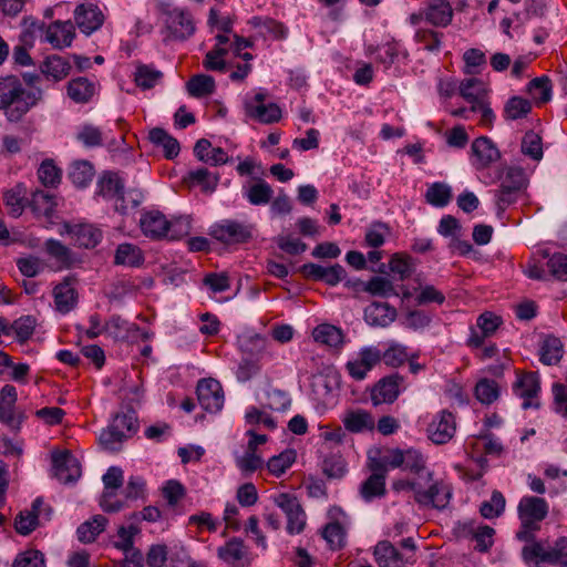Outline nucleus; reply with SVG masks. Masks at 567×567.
I'll return each instance as SVG.
<instances>
[{
  "instance_id": "10",
  "label": "nucleus",
  "mask_w": 567,
  "mask_h": 567,
  "mask_svg": "<svg viewBox=\"0 0 567 567\" xmlns=\"http://www.w3.org/2000/svg\"><path fill=\"white\" fill-rule=\"evenodd\" d=\"M266 93H257L252 100L246 101L245 109L249 117L265 124L278 122L281 110L276 103H265Z\"/></svg>"
},
{
  "instance_id": "55",
  "label": "nucleus",
  "mask_w": 567,
  "mask_h": 567,
  "mask_svg": "<svg viewBox=\"0 0 567 567\" xmlns=\"http://www.w3.org/2000/svg\"><path fill=\"white\" fill-rule=\"evenodd\" d=\"M124 185L117 174L106 173L100 181V193L104 197L117 199Z\"/></svg>"
},
{
  "instance_id": "56",
  "label": "nucleus",
  "mask_w": 567,
  "mask_h": 567,
  "mask_svg": "<svg viewBox=\"0 0 567 567\" xmlns=\"http://www.w3.org/2000/svg\"><path fill=\"white\" fill-rule=\"evenodd\" d=\"M20 185L8 190L3 195V200L9 209V214L13 217H19L24 209L23 192Z\"/></svg>"
},
{
  "instance_id": "6",
  "label": "nucleus",
  "mask_w": 567,
  "mask_h": 567,
  "mask_svg": "<svg viewBox=\"0 0 567 567\" xmlns=\"http://www.w3.org/2000/svg\"><path fill=\"white\" fill-rule=\"evenodd\" d=\"M209 235L224 244H243L252 236V227L237 220L226 219L210 227Z\"/></svg>"
},
{
  "instance_id": "11",
  "label": "nucleus",
  "mask_w": 567,
  "mask_h": 567,
  "mask_svg": "<svg viewBox=\"0 0 567 567\" xmlns=\"http://www.w3.org/2000/svg\"><path fill=\"white\" fill-rule=\"evenodd\" d=\"M455 432V416L446 410L439 412L427 426V436L435 444H445L450 442Z\"/></svg>"
},
{
  "instance_id": "9",
  "label": "nucleus",
  "mask_w": 567,
  "mask_h": 567,
  "mask_svg": "<svg viewBox=\"0 0 567 567\" xmlns=\"http://www.w3.org/2000/svg\"><path fill=\"white\" fill-rule=\"evenodd\" d=\"M53 475L61 483H73L81 476V466L78 458L69 451L52 454Z\"/></svg>"
},
{
  "instance_id": "34",
  "label": "nucleus",
  "mask_w": 567,
  "mask_h": 567,
  "mask_svg": "<svg viewBox=\"0 0 567 567\" xmlns=\"http://www.w3.org/2000/svg\"><path fill=\"white\" fill-rule=\"evenodd\" d=\"M539 388V380L535 373L525 374L516 382L515 391L517 395L525 399L523 409L532 406L529 399L537 395Z\"/></svg>"
},
{
  "instance_id": "8",
  "label": "nucleus",
  "mask_w": 567,
  "mask_h": 567,
  "mask_svg": "<svg viewBox=\"0 0 567 567\" xmlns=\"http://www.w3.org/2000/svg\"><path fill=\"white\" fill-rule=\"evenodd\" d=\"M404 389V379L393 373L380 379L371 390V401L374 405L393 403Z\"/></svg>"
},
{
  "instance_id": "26",
  "label": "nucleus",
  "mask_w": 567,
  "mask_h": 567,
  "mask_svg": "<svg viewBox=\"0 0 567 567\" xmlns=\"http://www.w3.org/2000/svg\"><path fill=\"white\" fill-rule=\"evenodd\" d=\"M54 303L61 313H68L76 305V291L70 279H65L53 289Z\"/></svg>"
},
{
  "instance_id": "62",
  "label": "nucleus",
  "mask_w": 567,
  "mask_h": 567,
  "mask_svg": "<svg viewBox=\"0 0 567 567\" xmlns=\"http://www.w3.org/2000/svg\"><path fill=\"white\" fill-rule=\"evenodd\" d=\"M250 23L254 27L259 28L261 31H265L264 34H270L276 39H281L286 35L285 27L272 19L254 17Z\"/></svg>"
},
{
  "instance_id": "31",
  "label": "nucleus",
  "mask_w": 567,
  "mask_h": 567,
  "mask_svg": "<svg viewBox=\"0 0 567 567\" xmlns=\"http://www.w3.org/2000/svg\"><path fill=\"white\" fill-rule=\"evenodd\" d=\"M107 518L103 515H95L91 519L82 523L76 530L78 538L83 544L93 543L96 537L105 529Z\"/></svg>"
},
{
  "instance_id": "28",
  "label": "nucleus",
  "mask_w": 567,
  "mask_h": 567,
  "mask_svg": "<svg viewBox=\"0 0 567 567\" xmlns=\"http://www.w3.org/2000/svg\"><path fill=\"white\" fill-rule=\"evenodd\" d=\"M239 347L243 353L249 355L251 359L259 361L265 354H268L269 342L266 337L260 334H245L239 339Z\"/></svg>"
},
{
  "instance_id": "60",
  "label": "nucleus",
  "mask_w": 567,
  "mask_h": 567,
  "mask_svg": "<svg viewBox=\"0 0 567 567\" xmlns=\"http://www.w3.org/2000/svg\"><path fill=\"white\" fill-rule=\"evenodd\" d=\"M322 471L329 478H341L346 472V461L341 455L327 456L322 463Z\"/></svg>"
},
{
  "instance_id": "13",
  "label": "nucleus",
  "mask_w": 567,
  "mask_h": 567,
  "mask_svg": "<svg viewBox=\"0 0 567 567\" xmlns=\"http://www.w3.org/2000/svg\"><path fill=\"white\" fill-rule=\"evenodd\" d=\"M217 556L219 559L231 567H249V550L244 540L233 537L224 546L218 547Z\"/></svg>"
},
{
  "instance_id": "45",
  "label": "nucleus",
  "mask_w": 567,
  "mask_h": 567,
  "mask_svg": "<svg viewBox=\"0 0 567 567\" xmlns=\"http://www.w3.org/2000/svg\"><path fill=\"white\" fill-rule=\"evenodd\" d=\"M344 426L351 432L371 430L374 426L373 417L365 411L351 412L343 420Z\"/></svg>"
},
{
  "instance_id": "44",
  "label": "nucleus",
  "mask_w": 567,
  "mask_h": 567,
  "mask_svg": "<svg viewBox=\"0 0 567 567\" xmlns=\"http://www.w3.org/2000/svg\"><path fill=\"white\" fill-rule=\"evenodd\" d=\"M187 181L192 185H199L206 193H213L218 184V176L210 173L207 168H198L190 171Z\"/></svg>"
},
{
  "instance_id": "3",
  "label": "nucleus",
  "mask_w": 567,
  "mask_h": 567,
  "mask_svg": "<svg viewBox=\"0 0 567 567\" xmlns=\"http://www.w3.org/2000/svg\"><path fill=\"white\" fill-rule=\"evenodd\" d=\"M157 9L164 17L166 29L172 39L186 40L194 34L195 23L188 11L173 8V6L166 1H159Z\"/></svg>"
},
{
  "instance_id": "23",
  "label": "nucleus",
  "mask_w": 567,
  "mask_h": 567,
  "mask_svg": "<svg viewBox=\"0 0 567 567\" xmlns=\"http://www.w3.org/2000/svg\"><path fill=\"white\" fill-rule=\"evenodd\" d=\"M195 156L204 163L218 166L229 162L227 153L220 147H212V144L206 138H200L196 142L194 147Z\"/></svg>"
},
{
  "instance_id": "5",
  "label": "nucleus",
  "mask_w": 567,
  "mask_h": 567,
  "mask_svg": "<svg viewBox=\"0 0 567 567\" xmlns=\"http://www.w3.org/2000/svg\"><path fill=\"white\" fill-rule=\"evenodd\" d=\"M457 538L474 540L475 549L485 553L493 546L494 528L474 520L458 523L454 528Z\"/></svg>"
},
{
  "instance_id": "51",
  "label": "nucleus",
  "mask_w": 567,
  "mask_h": 567,
  "mask_svg": "<svg viewBox=\"0 0 567 567\" xmlns=\"http://www.w3.org/2000/svg\"><path fill=\"white\" fill-rule=\"evenodd\" d=\"M144 195L137 188H132L128 190H122L115 200V209L121 214H125L128 209L136 208L143 200Z\"/></svg>"
},
{
  "instance_id": "12",
  "label": "nucleus",
  "mask_w": 567,
  "mask_h": 567,
  "mask_svg": "<svg viewBox=\"0 0 567 567\" xmlns=\"http://www.w3.org/2000/svg\"><path fill=\"white\" fill-rule=\"evenodd\" d=\"M380 362L381 351L377 347H364L358 358L347 362L346 369L354 380L361 381Z\"/></svg>"
},
{
  "instance_id": "1",
  "label": "nucleus",
  "mask_w": 567,
  "mask_h": 567,
  "mask_svg": "<svg viewBox=\"0 0 567 567\" xmlns=\"http://www.w3.org/2000/svg\"><path fill=\"white\" fill-rule=\"evenodd\" d=\"M41 87L27 90L16 75L0 78V111L11 123L20 122L23 116L43 101Z\"/></svg>"
},
{
  "instance_id": "19",
  "label": "nucleus",
  "mask_w": 567,
  "mask_h": 567,
  "mask_svg": "<svg viewBox=\"0 0 567 567\" xmlns=\"http://www.w3.org/2000/svg\"><path fill=\"white\" fill-rule=\"evenodd\" d=\"M396 318L395 308L385 302H372L364 309V319L372 327H388Z\"/></svg>"
},
{
  "instance_id": "42",
  "label": "nucleus",
  "mask_w": 567,
  "mask_h": 567,
  "mask_svg": "<svg viewBox=\"0 0 567 567\" xmlns=\"http://www.w3.org/2000/svg\"><path fill=\"white\" fill-rule=\"evenodd\" d=\"M313 339L317 342L327 344L329 347H338L342 343V332L339 328L332 324H320L312 332Z\"/></svg>"
},
{
  "instance_id": "38",
  "label": "nucleus",
  "mask_w": 567,
  "mask_h": 567,
  "mask_svg": "<svg viewBox=\"0 0 567 567\" xmlns=\"http://www.w3.org/2000/svg\"><path fill=\"white\" fill-rule=\"evenodd\" d=\"M94 168L89 161H75L70 168L69 177L78 187H85L93 179Z\"/></svg>"
},
{
  "instance_id": "32",
  "label": "nucleus",
  "mask_w": 567,
  "mask_h": 567,
  "mask_svg": "<svg viewBox=\"0 0 567 567\" xmlns=\"http://www.w3.org/2000/svg\"><path fill=\"white\" fill-rule=\"evenodd\" d=\"M42 506V499L35 498L30 511L20 512L16 517L14 527L20 535H29L38 526V513Z\"/></svg>"
},
{
  "instance_id": "22",
  "label": "nucleus",
  "mask_w": 567,
  "mask_h": 567,
  "mask_svg": "<svg viewBox=\"0 0 567 567\" xmlns=\"http://www.w3.org/2000/svg\"><path fill=\"white\" fill-rule=\"evenodd\" d=\"M96 90L97 84L84 76L73 79L66 85L68 96L80 104L90 102Z\"/></svg>"
},
{
  "instance_id": "50",
  "label": "nucleus",
  "mask_w": 567,
  "mask_h": 567,
  "mask_svg": "<svg viewBox=\"0 0 567 567\" xmlns=\"http://www.w3.org/2000/svg\"><path fill=\"white\" fill-rule=\"evenodd\" d=\"M528 92L537 103L548 102L551 97L550 80L547 76L533 79L528 83Z\"/></svg>"
},
{
  "instance_id": "25",
  "label": "nucleus",
  "mask_w": 567,
  "mask_h": 567,
  "mask_svg": "<svg viewBox=\"0 0 567 567\" xmlns=\"http://www.w3.org/2000/svg\"><path fill=\"white\" fill-rule=\"evenodd\" d=\"M453 10L446 0H431L425 12V19L436 27H446L451 23Z\"/></svg>"
},
{
  "instance_id": "64",
  "label": "nucleus",
  "mask_w": 567,
  "mask_h": 567,
  "mask_svg": "<svg viewBox=\"0 0 567 567\" xmlns=\"http://www.w3.org/2000/svg\"><path fill=\"white\" fill-rule=\"evenodd\" d=\"M547 563L567 567V537H559L548 549Z\"/></svg>"
},
{
  "instance_id": "2",
  "label": "nucleus",
  "mask_w": 567,
  "mask_h": 567,
  "mask_svg": "<svg viewBox=\"0 0 567 567\" xmlns=\"http://www.w3.org/2000/svg\"><path fill=\"white\" fill-rule=\"evenodd\" d=\"M547 502L537 496H524L517 506L518 517L522 522L520 529L516 536L519 540L532 542L534 533L539 530L540 522L548 515Z\"/></svg>"
},
{
  "instance_id": "35",
  "label": "nucleus",
  "mask_w": 567,
  "mask_h": 567,
  "mask_svg": "<svg viewBox=\"0 0 567 567\" xmlns=\"http://www.w3.org/2000/svg\"><path fill=\"white\" fill-rule=\"evenodd\" d=\"M150 141L156 146H162L167 158H174L179 153V143L177 140L168 135L163 128L155 127L151 130Z\"/></svg>"
},
{
  "instance_id": "43",
  "label": "nucleus",
  "mask_w": 567,
  "mask_h": 567,
  "mask_svg": "<svg viewBox=\"0 0 567 567\" xmlns=\"http://www.w3.org/2000/svg\"><path fill=\"white\" fill-rule=\"evenodd\" d=\"M45 251L50 257L54 258L62 268H69L73 264L71 250L56 239L45 241Z\"/></svg>"
},
{
  "instance_id": "61",
  "label": "nucleus",
  "mask_w": 567,
  "mask_h": 567,
  "mask_svg": "<svg viewBox=\"0 0 567 567\" xmlns=\"http://www.w3.org/2000/svg\"><path fill=\"white\" fill-rule=\"evenodd\" d=\"M406 359V348L399 343H391L384 352H381V361L390 367L402 365Z\"/></svg>"
},
{
  "instance_id": "36",
  "label": "nucleus",
  "mask_w": 567,
  "mask_h": 567,
  "mask_svg": "<svg viewBox=\"0 0 567 567\" xmlns=\"http://www.w3.org/2000/svg\"><path fill=\"white\" fill-rule=\"evenodd\" d=\"M55 206V198L50 193L43 190H35L32 193L30 207L38 216H51Z\"/></svg>"
},
{
  "instance_id": "40",
  "label": "nucleus",
  "mask_w": 567,
  "mask_h": 567,
  "mask_svg": "<svg viewBox=\"0 0 567 567\" xmlns=\"http://www.w3.org/2000/svg\"><path fill=\"white\" fill-rule=\"evenodd\" d=\"M187 92L194 97L210 95L215 91V81L210 75L197 74L186 84Z\"/></svg>"
},
{
  "instance_id": "37",
  "label": "nucleus",
  "mask_w": 567,
  "mask_h": 567,
  "mask_svg": "<svg viewBox=\"0 0 567 567\" xmlns=\"http://www.w3.org/2000/svg\"><path fill=\"white\" fill-rule=\"evenodd\" d=\"M385 493V478L381 475H370L360 486V495L365 502L383 497Z\"/></svg>"
},
{
  "instance_id": "24",
  "label": "nucleus",
  "mask_w": 567,
  "mask_h": 567,
  "mask_svg": "<svg viewBox=\"0 0 567 567\" xmlns=\"http://www.w3.org/2000/svg\"><path fill=\"white\" fill-rule=\"evenodd\" d=\"M40 71L48 79L59 82L69 75L71 64L65 58L53 54L41 63Z\"/></svg>"
},
{
  "instance_id": "21",
  "label": "nucleus",
  "mask_w": 567,
  "mask_h": 567,
  "mask_svg": "<svg viewBox=\"0 0 567 567\" xmlns=\"http://www.w3.org/2000/svg\"><path fill=\"white\" fill-rule=\"evenodd\" d=\"M472 154L477 168H484L499 158V152L487 137H478L472 143Z\"/></svg>"
},
{
  "instance_id": "63",
  "label": "nucleus",
  "mask_w": 567,
  "mask_h": 567,
  "mask_svg": "<svg viewBox=\"0 0 567 567\" xmlns=\"http://www.w3.org/2000/svg\"><path fill=\"white\" fill-rule=\"evenodd\" d=\"M35 328V319L31 316H25L17 319L10 326V331L13 330L18 340L22 343L25 342L33 334Z\"/></svg>"
},
{
  "instance_id": "17",
  "label": "nucleus",
  "mask_w": 567,
  "mask_h": 567,
  "mask_svg": "<svg viewBox=\"0 0 567 567\" xmlns=\"http://www.w3.org/2000/svg\"><path fill=\"white\" fill-rule=\"evenodd\" d=\"M74 35V27L71 21H54L45 30V41L54 49L70 47Z\"/></svg>"
},
{
  "instance_id": "18",
  "label": "nucleus",
  "mask_w": 567,
  "mask_h": 567,
  "mask_svg": "<svg viewBox=\"0 0 567 567\" xmlns=\"http://www.w3.org/2000/svg\"><path fill=\"white\" fill-rule=\"evenodd\" d=\"M168 220L158 210L146 212L140 219L142 233L151 238L159 239L167 235Z\"/></svg>"
},
{
  "instance_id": "46",
  "label": "nucleus",
  "mask_w": 567,
  "mask_h": 567,
  "mask_svg": "<svg viewBox=\"0 0 567 567\" xmlns=\"http://www.w3.org/2000/svg\"><path fill=\"white\" fill-rule=\"evenodd\" d=\"M364 291L372 296L388 298L390 296H398L392 281L385 277H372L363 288Z\"/></svg>"
},
{
  "instance_id": "47",
  "label": "nucleus",
  "mask_w": 567,
  "mask_h": 567,
  "mask_svg": "<svg viewBox=\"0 0 567 567\" xmlns=\"http://www.w3.org/2000/svg\"><path fill=\"white\" fill-rule=\"evenodd\" d=\"M522 153L534 161H540L543 158V142L542 137L534 131L525 133L522 144Z\"/></svg>"
},
{
  "instance_id": "57",
  "label": "nucleus",
  "mask_w": 567,
  "mask_h": 567,
  "mask_svg": "<svg viewBox=\"0 0 567 567\" xmlns=\"http://www.w3.org/2000/svg\"><path fill=\"white\" fill-rule=\"evenodd\" d=\"M475 395L483 404H491L498 398V385L493 380L483 379L475 386Z\"/></svg>"
},
{
  "instance_id": "41",
  "label": "nucleus",
  "mask_w": 567,
  "mask_h": 567,
  "mask_svg": "<svg viewBox=\"0 0 567 567\" xmlns=\"http://www.w3.org/2000/svg\"><path fill=\"white\" fill-rule=\"evenodd\" d=\"M532 111V103L520 96L511 97L504 106V117L509 121L526 117Z\"/></svg>"
},
{
  "instance_id": "27",
  "label": "nucleus",
  "mask_w": 567,
  "mask_h": 567,
  "mask_svg": "<svg viewBox=\"0 0 567 567\" xmlns=\"http://www.w3.org/2000/svg\"><path fill=\"white\" fill-rule=\"evenodd\" d=\"M144 262L141 248L134 244H120L114 254V265L126 267H140Z\"/></svg>"
},
{
  "instance_id": "48",
  "label": "nucleus",
  "mask_w": 567,
  "mask_h": 567,
  "mask_svg": "<svg viewBox=\"0 0 567 567\" xmlns=\"http://www.w3.org/2000/svg\"><path fill=\"white\" fill-rule=\"evenodd\" d=\"M505 504L503 494L499 491H494L491 498L481 504L480 513L487 519L499 517L505 509Z\"/></svg>"
},
{
  "instance_id": "30",
  "label": "nucleus",
  "mask_w": 567,
  "mask_h": 567,
  "mask_svg": "<svg viewBox=\"0 0 567 567\" xmlns=\"http://www.w3.org/2000/svg\"><path fill=\"white\" fill-rule=\"evenodd\" d=\"M74 241L84 248H94L102 239V231L93 225H76L71 229Z\"/></svg>"
},
{
  "instance_id": "7",
  "label": "nucleus",
  "mask_w": 567,
  "mask_h": 567,
  "mask_svg": "<svg viewBox=\"0 0 567 567\" xmlns=\"http://www.w3.org/2000/svg\"><path fill=\"white\" fill-rule=\"evenodd\" d=\"M197 400L200 406L210 413H216L224 405V391L221 384L213 379H202L196 388Z\"/></svg>"
},
{
  "instance_id": "59",
  "label": "nucleus",
  "mask_w": 567,
  "mask_h": 567,
  "mask_svg": "<svg viewBox=\"0 0 567 567\" xmlns=\"http://www.w3.org/2000/svg\"><path fill=\"white\" fill-rule=\"evenodd\" d=\"M295 462V452L293 451H285L279 455L272 456L268 463L267 467L269 472L276 476H280L289 468Z\"/></svg>"
},
{
  "instance_id": "29",
  "label": "nucleus",
  "mask_w": 567,
  "mask_h": 567,
  "mask_svg": "<svg viewBox=\"0 0 567 567\" xmlns=\"http://www.w3.org/2000/svg\"><path fill=\"white\" fill-rule=\"evenodd\" d=\"M461 96L472 105L485 100L487 89L484 82L476 78L463 80L458 85Z\"/></svg>"
},
{
  "instance_id": "33",
  "label": "nucleus",
  "mask_w": 567,
  "mask_h": 567,
  "mask_svg": "<svg viewBox=\"0 0 567 567\" xmlns=\"http://www.w3.org/2000/svg\"><path fill=\"white\" fill-rule=\"evenodd\" d=\"M564 349L561 341L554 337L547 336L539 349L540 361L546 365L556 364L563 358Z\"/></svg>"
},
{
  "instance_id": "20",
  "label": "nucleus",
  "mask_w": 567,
  "mask_h": 567,
  "mask_svg": "<svg viewBox=\"0 0 567 567\" xmlns=\"http://www.w3.org/2000/svg\"><path fill=\"white\" fill-rule=\"evenodd\" d=\"M374 560L379 567H404L402 554L388 540L379 542L373 549Z\"/></svg>"
},
{
  "instance_id": "58",
  "label": "nucleus",
  "mask_w": 567,
  "mask_h": 567,
  "mask_svg": "<svg viewBox=\"0 0 567 567\" xmlns=\"http://www.w3.org/2000/svg\"><path fill=\"white\" fill-rule=\"evenodd\" d=\"M12 567H45L44 555L38 549H28L17 555Z\"/></svg>"
},
{
  "instance_id": "14",
  "label": "nucleus",
  "mask_w": 567,
  "mask_h": 567,
  "mask_svg": "<svg viewBox=\"0 0 567 567\" xmlns=\"http://www.w3.org/2000/svg\"><path fill=\"white\" fill-rule=\"evenodd\" d=\"M74 20L80 31L89 35L102 27L104 14L96 4L86 2L75 8Z\"/></svg>"
},
{
  "instance_id": "39",
  "label": "nucleus",
  "mask_w": 567,
  "mask_h": 567,
  "mask_svg": "<svg viewBox=\"0 0 567 567\" xmlns=\"http://www.w3.org/2000/svg\"><path fill=\"white\" fill-rule=\"evenodd\" d=\"M274 190L268 183L259 179L257 183L245 188V196L251 205H266L270 202Z\"/></svg>"
},
{
  "instance_id": "16",
  "label": "nucleus",
  "mask_w": 567,
  "mask_h": 567,
  "mask_svg": "<svg viewBox=\"0 0 567 567\" xmlns=\"http://www.w3.org/2000/svg\"><path fill=\"white\" fill-rule=\"evenodd\" d=\"M414 498L421 505H431L434 508L443 509L450 503L451 488L443 482H434L426 491L417 489Z\"/></svg>"
},
{
  "instance_id": "52",
  "label": "nucleus",
  "mask_w": 567,
  "mask_h": 567,
  "mask_svg": "<svg viewBox=\"0 0 567 567\" xmlns=\"http://www.w3.org/2000/svg\"><path fill=\"white\" fill-rule=\"evenodd\" d=\"M322 537L333 550L341 549L346 545V530L338 522L326 525Z\"/></svg>"
},
{
  "instance_id": "49",
  "label": "nucleus",
  "mask_w": 567,
  "mask_h": 567,
  "mask_svg": "<svg viewBox=\"0 0 567 567\" xmlns=\"http://www.w3.org/2000/svg\"><path fill=\"white\" fill-rule=\"evenodd\" d=\"M452 197L451 187L444 183L432 184L425 194L427 203L436 207L446 206Z\"/></svg>"
},
{
  "instance_id": "54",
  "label": "nucleus",
  "mask_w": 567,
  "mask_h": 567,
  "mask_svg": "<svg viewBox=\"0 0 567 567\" xmlns=\"http://www.w3.org/2000/svg\"><path fill=\"white\" fill-rule=\"evenodd\" d=\"M163 76V73L148 65H140L135 72V83L143 90L152 89Z\"/></svg>"
},
{
  "instance_id": "53",
  "label": "nucleus",
  "mask_w": 567,
  "mask_h": 567,
  "mask_svg": "<svg viewBox=\"0 0 567 567\" xmlns=\"http://www.w3.org/2000/svg\"><path fill=\"white\" fill-rule=\"evenodd\" d=\"M38 176L40 182L47 187H54L61 182V171L52 159H44L41 163Z\"/></svg>"
},
{
  "instance_id": "4",
  "label": "nucleus",
  "mask_w": 567,
  "mask_h": 567,
  "mask_svg": "<svg viewBox=\"0 0 567 567\" xmlns=\"http://www.w3.org/2000/svg\"><path fill=\"white\" fill-rule=\"evenodd\" d=\"M137 422L133 414H116L107 429L100 434V443L111 452L121 450L122 443L137 431Z\"/></svg>"
},
{
  "instance_id": "15",
  "label": "nucleus",
  "mask_w": 567,
  "mask_h": 567,
  "mask_svg": "<svg viewBox=\"0 0 567 567\" xmlns=\"http://www.w3.org/2000/svg\"><path fill=\"white\" fill-rule=\"evenodd\" d=\"M300 271L306 278L321 280L329 286H336L346 278V270L339 264L323 267L309 262L301 266Z\"/></svg>"
}]
</instances>
